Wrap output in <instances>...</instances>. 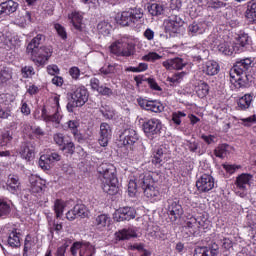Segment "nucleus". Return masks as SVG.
<instances>
[{"label":"nucleus","instance_id":"1","mask_svg":"<svg viewBox=\"0 0 256 256\" xmlns=\"http://www.w3.org/2000/svg\"><path fill=\"white\" fill-rule=\"evenodd\" d=\"M97 172L104 193L117 195L119 193V180L115 175V166L109 163H102L98 166Z\"/></svg>","mask_w":256,"mask_h":256},{"label":"nucleus","instance_id":"2","mask_svg":"<svg viewBox=\"0 0 256 256\" xmlns=\"http://www.w3.org/2000/svg\"><path fill=\"white\" fill-rule=\"evenodd\" d=\"M44 40L45 36H43V34H38L31 40L26 48V52L30 55L31 61L38 66L45 65L53 53L49 47H39Z\"/></svg>","mask_w":256,"mask_h":256},{"label":"nucleus","instance_id":"3","mask_svg":"<svg viewBox=\"0 0 256 256\" xmlns=\"http://www.w3.org/2000/svg\"><path fill=\"white\" fill-rule=\"evenodd\" d=\"M142 19L143 10L141 8H134L127 11H123L116 17L118 25H121L122 27H135V25L141 23Z\"/></svg>","mask_w":256,"mask_h":256},{"label":"nucleus","instance_id":"4","mask_svg":"<svg viewBox=\"0 0 256 256\" xmlns=\"http://www.w3.org/2000/svg\"><path fill=\"white\" fill-rule=\"evenodd\" d=\"M110 51L118 57H131L135 53V45L133 43L117 41L110 46Z\"/></svg>","mask_w":256,"mask_h":256},{"label":"nucleus","instance_id":"5","mask_svg":"<svg viewBox=\"0 0 256 256\" xmlns=\"http://www.w3.org/2000/svg\"><path fill=\"white\" fill-rule=\"evenodd\" d=\"M230 83L234 85L235 89H246L251 85V76L247 73H233L230 72Z\"/></svg>","mask_w":256,"mask_h":256},{"label":"nucleus","instance_id":"6","mask_svg":"<svg viewBox=\"0 0 256 256\" xmlns=\"http://www.w3.org/2000/svg\"><path fill=\"white\" fill-rule=\"evenodd\" d=\"M167 203V213L172 223H175V221H177L181 217V215H183V206L180 205L177 198L168 199Z\"/></svg>","mask_w":256,"mask_h":256},{"label":"nucleus","instance_id":"7","mask_svg":"<svg viewBox=\"0 0 256 256\" xmlns=\"http://www.w3.org/2000/svg\"><path fill=\"white\" fill-rule=\"evenodd\" d=\"M182 25L183 19H181L177 14H173L164 20V29L166 33H169V35L177 33L179 31V27Z\"/></svg>","mask_w":256,"mask_h":256},{"label":"nucleus","instance_id":"8","mask_svg":"<svg viewBox=\"0 0 256 256\" xmlns=\"http://www.w3.org/2000/svg\"><path fill=\"white\" fill-rule=\"evenodd\" d=\"M196 187L200 193H209L215 188V178L209 174H203L196 181Z\"/></svg>","mask_w":256,"mask_h":256},{"label":"nucleus","instance_id":"9","mask_svg":"<svg viewBox=\"0 0 256 256\" xmlns=\"http://www.w3.org/2000/svg\"><path fill=\"white\" fill-rule=\"evenodd\" d=\"M157 173L155 172H146L140 174L137 178L138 186L141 187V189H147L148 187H151L157 183Z\"/></svg>","mask_w":256,"mask_h":256},{"label":"nucleus","instance_id":"10","mask_svg":"<svg viewBox=\"0 0 256 256\" xmlns=\"http://www.w3.org/2000/svg\"><path fill=\"white\" fill-rule=\"evenodd\" d=\"M71 99L72 101H76L78 105H81L83 107V105H85V102L89 101V94L87 93V90L85 89V87L73 86Z\"/></svg>","mask_w":256,"mask_h":256},{"label":"nucleus","instance_id":"11","mask_svg":"<svg viewBox=\"0 0 256 256\" xmlns=\"http://www.w3.org/2000/svg\"><path fill=\"white\" fill-rule=\"evenodd\" d=\"M161 127H162L161 120L155 119V118L150 119L143 123L144 133L148 137H151L152 135H157L158 133H160Z\"/></svg>","mask_w":256,"mask_h":256},{"label":"nucleus","instance_id":"12","mask_svg":"<svg viewBox=\"0 0 256 256\" xmlns=\"http://www.w3.org/2000/svg\"><path fill=\"white\" fill-rule=\"evenodd\" d=\"M55 161H61V155L54 152L51 154H44L40 156L38 163L41 169H43L44 171H49Z\"/></svg>","mask_w":256,"mask_h":256},{"label":"nucleus","instance_id":"13","mask_svg":"<svg viewBox=\"0 0 256 256\" xmlns=\"http://www.w3.org/2000/svg\"><path fill=\"white\" fill-rule=\"evenodd\" d=\"M135 208L131 207H123L118 209L114 213V221L121 222V221H131V219H135Z\"/></svg>","mask_w":256,"mask_h":256},{"label":"nucleus","instance_id":"14","mask_svg":"<svg viewBox=\"0 0 256 256\" xmlns=\"http://www.w3.org/2000/svg\"><path fill=\"white\" fill-rule=\"evenodd\" d=\"M120 141L122 145L131 147L139 141V135H137V131L134 129L128 128L120 135Z\"/></svg>","mask_w":256,"mask_h":256},{"label":"nucleus","instance_id":"15","mask_svg":"<svg viewBox=\"0 0 256 256\" xmlns=\"http://www.w3.org/2000/svg\"><path fill=\"white\" fill-rule=\"evenodd\" d=\"M112 133L111 126L108 123L103 122L100 124L98 143L101 147H107L109 145V139H111Z\"/></svg>","mask_w":256,"mask_h":256},{"label":"nucleus","instance_id":"16","mask_svg":"<svg viewBox=\"0 0 256 256\" xmlns=\"http://www.w3.org/2000/svg\"><path fill=\"white\" fill-rule=\"evenodd\" d=\"M99 71L102 77H117V75H120V73L123 71V68L117 63H108L100 68Z\"/></svg>","mask_w":256,"mask_h":256},{"label":"nucleus","instance_id":"17","mask_svg":"<svg viewBox=\"0 0 256 256\" xmlns=\"http://www.w3.org/2000/svg\"><path fill=\"white\" fill-rule=\"evenodd\" d=\"M21 45V40L17 37L3 36L0 39V48L6 51H12V49H17Z\"/></svg>","mask_w":256,"mask_h":256},{"label":"nucleus","instance_id":"18","mask_svg":"<svg viewBox=\"0 0 256 256\" xmlns=\"http://www.w3.org/2000/svg\"><path fill=\"white\" fill-rule=\"evenodd\" d=\"M253 63V60L251 58H245L240 61H237L236 64L233 66V68L230 70V72L233 73H247L249 69H251V65Z\"/></svg>","mask_w":256,"mask_h":256},{"label":"nucleus","instance_id":"19","mask_svg":"<svg viewBox=\"0 0 256 256\" xmlns=\"http://www.w3.org/2000/svg\"><path fill=\"white\" fill-rule=\"evenodd\" d=\"M251 181H253V175L242 173L236 178L235 185L240 191H247V187L251 185Z\"/></svg>","mask_w":256,"mask_h":256},{"label":"nucleus","instance_id":"20","mask_svg":"<svg viewBox=\"0 0 256 256\" xmlns=\"http://www.w3.org/2000/svg\"><path fill=\"white\" fill-rule=\"evenodd\" d=\"M7 191L15 195L21 191V181H19V176L15 174H10L7 180Z\"/></svg>","mask_w":256,"mask_h":256},{"label":"nucleus","instance_id":"21","mask_svg":"<svg viewBox=\"0 0 256 256\" xmlns=\"http://www.w3.org/2000/svg\"><path fill=\"white\" fill-rule=\"evenodd\" d=\"M20 155L22 159L26 161H31L35 158V147L31 142L24 143L20 148Z\"/></svg>","mask_w":256,"mask_h":256},{"label":"nucleus","instance_id":"22","mask_svg":"<svg viewBox=\"0 0 256 256\" xmlns=\"http://www.w3.org/2000/svg\"><path fill=\"white\" fill-rule=\"evenodd\" d=\"M19 7V4L13 0H8L0 3V15H11L15 13Z\"/></svg>","mask_w":256,"mask_h":256},{"label":"nucleus","instance_id":"23","mask_svg":"<svg viewBox=\"0 0 256 256\" xmlns=\"http://www.w3.org/2000/svg\"><path fill=\"white\" fill-rule=\"evenodd\" d=\"M132 237H137V232L133 228H124L115 232L116 241H127Z\"/></svg>","mask_w":256,"mask_h":256},{"label":"nucleus","instance_id":"24","mask_svg":"<svg viewBox=\"0 0 256 256\" xmlns=\"http://www.w3.org/2000/svg\"><path fill=\"white\" fill-rule=\"evenodd\" d=\"M244 15L248 23H256V0H251L246 3Z\"/></svg>","mask_w":256,"mask_h":256},{"label":"nucleus","instance_id":"25","mask_svg":"<svg viewBox=\"0 0 256 256\" xmlns=\"http://www.w3.org/2000/svg\"><path fill=\"white\" fill-rule=\"evenodd\" d=\"M163 67H165V69L168 70H181L183 69V67H185V62L183 61V59L176 57L173 59H168L166 61L163 62Z\"/></svg>","mask_w":256,"mask_h":256},{"label":"nucleus","instance_id":"26","mask_svg":"<svg viewBox=\"0 0 256 256\" xmlns=\"http://www.w3.org/2000/svg\"><path fill=\"white\" fill-rule=\"evenodd\" d=\"M205 29H207V25L201 22H193L188 26L189 35L192 37H195V35H203Z\"/></svg>","mask_w":256,"mask_h":256},{"label":"nucleus","instance_id":"27","mask_svg":"<svg viewBox=\"0 0 256 256\" xmlns=\"http://www.w3.org/2000/svg\"><path fill=\"white\" fill-rule=\"evenodd\" d=\"M8 245L13 249H19L21 247V233L17 232V229H13L9 233Z\"/></svg>","mask_w":256,"mask_h":256},{"label":"nucleus","instance_id":"28","mask_svg":"<svg viewBox=\"0 0 256 256\" xmlns=\"http://www.w3.org/2000/svg\"><path fill=\"white\" fill-rule=\"evenodd\" d=\"M111 218L107 214H100L94 218L93 225L98 229V231H103Z\"/></svg>","mask_w":256,"mask_h":256},{"label":"nucleus","instance_id":"29","mask_svg":"<svg viewBox=\"0 0 256 256\" xmlns=\"http://www.w3.org/2000/svg\"><path fill=\"white\" fill-rule=\"evenodd\" d=\"M218 51L223 55H233V53H239V46L235 44L222 43L218 46Z\"/></svg>","mask_w":256,"mask_h":256},{"label":"nucleus","instance_id":"30","mask_svg":"<svg viewBox=\"0 0 256 256\" xmlns=\"http://www.w3.org/2000/svg\"><path fill=\"white\" fill-rule=\"evenodd\" d=\"M144 195L147 197V199H150V201H157L159 199V188H157V185L148 186V188H144Z\"/></svg>","mask_w":256,"mask_h":256},{"label":"nucleus","instance_id":"31","mask_svg":"<svg viewBox=\"0 0 256 256\" xmlns=\"http://www.w3.org/2000/svg\"><path fill=\"white\" fill-rule=\"evenodd\" d=\"M193 54L198 61H201V59H207L209 57V50L205 49L203 45L198 44L193 49Z\"/></svg>","mask_w":256,"mask_h":256},{"label":"nucleus","instance_id":"32","mask_svg":"<svg viewBox=\"0 0 256 256\" xmlns=\"http://www.w3.org/2000/svg\"><path fill=\"white\" fill-rule=\"evenodd\" d=\"M252 101L253 96H251V94L242 96L237 103L239 111H245V109H249V107H251Z\"/></svg>","mask_w":256,"mask_h":256},{"label":"nucleus","instance_id":"33","mask_svg":"<svg viewBox=\"0 0 256 256\" xmlns=\"http://www.w3.org/2000/svg\"><path fill=\"white\" fill-rule=\"evenodd\" d=\"M203 71L206 73V75H217L219 73V64L215 61H208L203 67Z\"/></svg>","mask_w":256,"mask_h":256},{"label":"nucleus","instance_id":"34","mask_svg":"<svg viewBox=\"0 0 256 256\" xmlns=\"http://www.w3.org/2000/svg\"><path fill=\"white\" fill-rule=\"evenodd\" d=\"M15 23L20 27H23L25 23H31V12H27V11L19 12L15 18Z\"/></svg>","mask_w":256,"mask_h":256},{"label":"nucleus","instance_id":"35","mask_svg":"<svg viewBox=\"0 0 256 256\" xmlns=\"http://www.w3.org/2000/svg\"><path fill=\"white\" fill-rule=\"evenodd\" d=\"M65 207H67V202L57 199L54 202V212L56 214V218L60 219V217H63V211H65Z\"/></svg>","mask_w":256,"mask_h":256},{"label":"nucleus","instance_id":"36","mask_svg":"<svg viewBox=\"0 0 256 256\" xmlns=\"http://www.w3.org/2000/svg\"><path fill=\"white\" fill-rule=\"evenodd\" d=\"M96 253L95 246H93L91 243L86 242L82 243V248L79 252L80 256H93Z\"/></svg>","mask_w":256,"mask_h":256},{"label":"nucleus","instance_id":"37","mask_svg":"<svg viewBox=\"0 0 256 256\" xmlns=\"http://www.w3.org/2000/svg\"><path fill=\"white\" fill-rule=\"evenodd\" d=\"M147 9L148 13H150L152 17H158V15H163V11H165L163 5L157 3L148 5Z\"/></svg>","mask_w":256,"mask_h":256},{"label":"nucleus","instance_id":"38","mask_svg":"<svg viewBox=\"0 0 256 256\" xmlns=\"http://www.w3.org/2000/svg\"><path fill=\"white\" fill-rule=\"evenodd\" d=\"M195 92L200 99H203L209 95V84L202 82L195 87Z\"/></svg>","mask_w":256,"mask_h":256},{"label":"nucleus","instance_id":"39","mask_svg":"<svg viewBox=\"0 0 256 256\" xmlns=\"http://www.w3.org/2000/svg\"><path fill=\"white\" fill-rule=\"evenodd\" d=\"M29 182L33 193H39L43 190V183H41V178H37V176H31L29 178Z\"/></svg>","mask_w":256,"mask_h":256},{"label":"nucleus","instance_id":"40","mask_svg":"<svg viewBox=\"0 0 256 256\" xmlns=\"http://www.w3.org/2000/svg\"><path fill=\"white\" fill-rule=\"evenodd\" d=\"M163 155H164L163 148L159 147L155 149L153 152V158H152L153 165L161 167V163H163Z\"/></svg>","mask_w":256,"mask_h":256},{"label":"nucleus","instance_id":"41","mask_svg":"<svg viewBox=\"0 0 256 256\" xmlns=\"http://www.w3.org/2000/svg\"><path fill=\"white\" fill-rule=\"evenodd\" d=\"M229 148L230 147L228 144H221L214 150V154L216 155V157L224 159V157H227V155L229 154Z\"/></svg>","mask_w":256,"mask_h":256},{"label":"nucleus","instance_id":"42","mask_svg":"<svg viewBox=\"0 0 256 256\" xmlns=\"http://www.w3.org/2000/svg\"><path fill=\"white\" fill-rule=\"evenodd\" d=\"M74 211L77 217H81V219H85V217H89V210L83 204H77L74 206Z\"/></svg>","mask_w":256,"mask_h":256},{"label":"nucleus","instance_id":"43","mask_svg":"<svg viewBox=\"0 0 256 256\" xmlns=\"http://www.w3.org/2000/svg\"><path fill=\"white\" fill-rule=\"evenodd\" d=\"M69 19H71V22L75 29L79 30L81 29V22L83 21V16L79 12H73Z\"/></svg>","mask_w":256,"mask_h":256},{"label":"nucleus","instance_id":"44","mask_svg":"<svg viewBox=\"0 0 256 256\" xmlns=\"http://www.w3.org/2000/svg\"><path fill=\"white\" fill-rule=\"evenodd\" d=\"M97 29L102 35H109L111 33V24L107 21H101L97 25Z\"/></svg>","mask_w":256,"mask_h":256},{"label":"nucleus","instance_id":"45","mask_svg":"<svg viewBox=\"0 0 256 256\" xmlns=\"http://www.w3.org/2000/svg\"><path fill=\"white\" fill-rule=\"evenodd\" d=\"M234 45H237L239 51H243V47L249 45V35L247 34L240 35L237 39V43Z\"/></svg>","mask_w":256,"mask_h":256},{"label":"nucleus","instance_id":"46","mask_svg":"<svg viewBox=\"0 0 256 256\" xmlns=\"http://www.w3.org/2000/svg\"><path fill=\"white\" fill-rule=\"evenodd\" d=\"M137 187H139V182H137V177L134 180H130L128 183V195L130 197H135L137 194Z\"/></svg>","mask_w":256,"mask_h":256},{"label":"nucleus","instance_id":"47","mask_svg":"<svg viewBox=\"0 0 256 256\" xmlns=\"http://www.w3.org/2000/svg\"><path fill=\"white\" fill-rule=\"evenodd\" d=\"M165 109L163 104L157 101H150V104L148 106V111H152V113H162V111Z\"/></svg>","mask_w":256,"mask_h":256},{"label":"nucleus","instance_id":"48","mask_svg":"<svg viewBox=\"0 0 256 256\" xmlns=\"http://www.w3.org/2000/svg\"><path fill=\"white\" fill-rule=\"evenodd\" d=\"M11 213V206L3 200H0V217H7Z\"/></svg>","mask_w":256,"mask_h":256},{"label":"nucleus","instance_id":"49","mask_svg":"<svg viewBox=\"0 0 256 256\" xmlns=\"http://www.w3.org/2000/svg\"><path fill=\"white\" fill-rule=\"evenodd\" d=\"M183 77H185V72H178L174 74L172 77H168L167 81L173 83V85H177L183 81Z\"/></svg>","mask_w":256,"mask_h":256},{"label":"nucleus","instance_id":"50","mask_svg":"<svg viewBox=\"0 0 256 256\" xmlns=\"http://www.w3.org/2000/svg\"><path fill=\"white\" fill-rule=\"evenodd\" d=\"M21 73L24 79H29V77H33V75H35V69L33 66H24L21 69Z\"/></svg>","mask_w":256,"mask_h":256},{"label":"nucleus","instance_id":"51","mask_svg":"<svg viewBox=\"0 0 256 256\" xmlns=\"http://www.w3.org/2000/svg\"><path fill=\"white\" fill-rule=\"evenodd\" d=\"M194 256H216V255L209 252V248L207 247H197L195 249Z\"/></svg>","mask_w":256,"mask_h":256},{"label":"nucleus","instance_id":"52","mask_svg":"<svg viewBox=\"0 0 256 256\" xmlns=\"http://www.w3.org/2000/svg\"><path fill=\"white\" fill-rule=\"evenodd\" d=\"M11 79V71L9 68H3L0 71V83H7Z\"/></svg>","mask_w":256,"mask_h":256},{"label":"nucleus","instance_id":"53","mask_svg":"<svg viewBox=\"0 0 256 256\" xmlns=\"http://www.w3.org/2000/svg\"><path fill=\"white\" fill-rule=\"evenodd\" d=\"M1 137L3 142L2 145H7V143H11V141H13V134L9 130L2 131Z\"/></svg>","mask_w":256,"mask_h":256},{"label":"nucleus","instance_id":"54","mask_svg":"<svg viewBox=\"0 0 256 256\" xmlns=\"http://www.w3.org/2000/svg\"><path fill=\"white\" fill-rule=\"evenodd\" d=\"M183 117H187V114L181 111L174 112L172 114V121L175 123V125H181V118Z\"/></svg>","mask_w":256,"mask_h":256},{"label":"nucleus","instance_id":"55","mask_svg":"<svg viewBox=\"0 0 256 256\" xmlns=\"http://www.w3.org/2000/svg\"><path fill=\"white\" fill-rule=\"evenodd\" d=\"M42 117L44 121H52L53 123H56V121H59V114L55 113L53 115H47L46 110H42Z\"/></svg>","mask_w":256,"mask_h":256},{"label":"nucleus","instance_id":"56","mask_svg":"<svg viewBox=\"0 0 256 256\" xmlns=\"http://www.w3.org/2000/svg\"><path fill=\"white\" fill-rule=\"evenodd\" d=\"M186 146L188 147L189 151H191V153H197L199 151V142L197 141L187 140Z\"/></svg>","mask_w":256,"mask_h":256},{"label":"nucleus","instance_id":"57","mask_svg":"<svg viewBox=\"0 0 256 256\" xmlns=\"http://www.w3.org/2000/svg\"><path fill=\"white\" fill-rule=\"evenodd\" d=\"M62 151H66L69 155H73V153H75V144L71 141L64 143Z\"/></svg>","mask_w":256,"mask_h":256},{"label":"nucleus","instance_id":"58","mask_svg":"<svg viewBox=\"0 0 256 256\" xmlns=\"http://www.w3.org/2000/svg\"><path fill=\"white\" fill-rule=\"evenodd\" d=\"M226 5L227 4H225L223 1H219V0H210L208 2V7H210L211 9H221Z\"/></svg>","mask_w":256,"mask_h":256},{"label":"nucleus","instance_id":"59","mask_svg":"<svg viewBox=\"0 0 256 256\" xmlns=\"http://www.w3.org/2000/svg\"><path fill=\"white\" fill-rule=\"evenodd\" d=\"M53 141L59 147L65 145V136L61 133H56L53 135Z\"/></svg>","mask_w":256,"mask_h":256},{"label":"nucleus","instance_id":"60","mask_svg":"<svg viewBox=\"0 0 256 256\" xmlns=\"http://www.w3.org/2000/svg\"><path fill=\"white\" fill-rule=\"evenodd\" d=\"M159 59H161V56H159L157 52H149L147 55L142 57L143 61H157Z\"/></svg>","mask_w":256,"mask_h":256},{"label":"nucleus","instance_id":"61","mask_svg":"<svg viewBox=\"0 0 256 256\" xmlns=\"http://www.w3.org/2000/svg\"><path fill=\"white\" fill-rule=\"evenodd\" d=\"M100 113H102V115H103V117H105V119H113V117H115V111L109 107L101 109Z\"/></svg>","mask_w":256,"mask_h":256},{"label":"nucleus","instance_id":"62","mask_svg":"<svg viewBox=\"0 0 256 256\" xmlns=\"http://www.w3.org/2000/svg\"><path fill=\"white\" fill-rule=\"evenodd\" d=\"M240 121H242L244 127H251L253 123H256V115H252L248 118H241Z\"/></svg>","mask_w":256,"mask_h":256},{"label":"nucleus","instance_id":"63","mask_svg":"<svg viewBox=\"0 0 256 256\" xmlns=\"http://www.w3.org/2000/svg\"><path fill=\"white\" fill-rule=\"evenodd\" d=\"M31 237L27 236L24 242V253L23 256H27V252L31 251L33 248V241L30 240Z\"/></svg>","mask_w":256,"mask_h":256},{"label":"nucleus","instance_id":"64","mask_svg":"<svg viewBox=\"0 0 256 256\" xmlns=\"http://www.w3.org/2000/svg\"><path fill=\"white\" fill-rule=\"evenodd\" d=\"M67 247H69V242L65 241L63 245L58 247L56 251V256H65V252L67 251Z\"/></svg>","mask_w":256,"mask_h":256}]
</instances>
